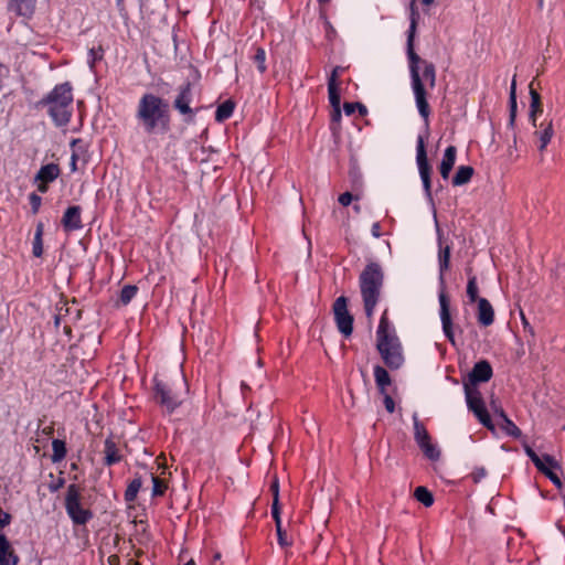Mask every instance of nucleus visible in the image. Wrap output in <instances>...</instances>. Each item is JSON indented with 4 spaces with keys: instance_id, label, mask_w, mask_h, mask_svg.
<instances>
[{
    "instance_id": "nucleus-1",
    "label": "nucleus",
    "mask_w": 565,
    "mask_h": 565,
    "mask_svg": "<svg viewBox=\"0 0 565 565\" xmlns=\"http://www.w3.org/2000/svg\"><path fill=\"white\" fill-rule=\"evenodd\" d=\"M416 19L417 13L413 11L407 35V57L416 106L425 124L428 125L430 107L427 102V87L434 88L436 85V68L433 63L422 58L414 50V38L417 25Z\"/></svg>"
},
{
    "instance_id": "nucleus-2",
    "label": "nucleus",
    "mask_w": 565,
    "mask_h": 565,
    "mask_svg": "<svg viewBox=\"0 0 565 565\" xmlns=\"http://www.w3.org/2000/svg\"><path fill=\"white\" fill-rule=\"evenodd\" d=\"M136 118L149 135L166 134L170 129L169 105L151 93L143 94L139 99Z\"/></svg>"
},
{
    "instance_id": "nucleus-3",
    "label": "nucleus",
    "mask_w": 565,
    "mask_h": 565,
    "mask_svg": "<svg viewBox=\"0 0 565 565\" xmlns=\"http://www.w3.org/2000/svg\"><path fill=\"white\" fill-rule=\"evenodd\" d=\"M376 349L388 369L398 370L404 364L403 347L388 319L387 309L382 313L376 330Z\"/></svg>"
},
{
    "instance_id": "nucleus-4",
    "label": "nucleus",
    "mask_w": 565,
    "mask_h": 565,
    "mask_svg": "<svg viewBox=\"0 0 565 565\" xmlns=\"http://www.w3.org/2000/svg\"><path fill=\"white\" fill-rule=\"evenodd\" d=\"M73 87L68 82L56 85L38 106L45 107L54 124L66 126L73 114Z\"/></svg>"
},
{
    "instance_id": "nucleus-5",
    "label": "nucleus",
    "mask_w": 565,
    "mask_h": 565,
    "mask_svg": "<svg viewBox=\"0 0 565 565\" xmlns=\"http://www.w3.org/2000/svg\"><path fill=\"white\" fill-rule=\"evenodd\" d=\"M359 284L365 315L371 319L380 301L384 284V273L381 265L374 262L369 263L360 274Z\"/></svg>"
},
{
    "instance_id": "nucleus-6",
    "label": "nucleus",
    "mask_w": 565,
    "mask_h": 565,
    "mask_svg": "<svg viewBox=\"0 0 565 565\" xmlns=\"http://www.w3.org/2000/svg\"><path fill=\"white\" fill-rule=\"evenodd\" d=\"M65 509L74 524L85 525L93 519V512L82 503V491L77 484H70L65 495Z\"/></svg>"
},
{
    "instance_id": "nucleus-7",
    "label": "nucleus",
    "mask_w": 565,
    "mask_h": 565,
    "mask_svg": "<svg viewBox=\"0 0 565 565\" xmlns=\"http://www.w3.org/2000/svg\"><path fill=\"white\" fill-rule=\"evenodd\" d=\"M468 408L473 412L479 422L487 428L493 429L490 415L478 388L463 383Z\"/></svg>"
},
{
    "instance_id": "nucleus-8",
    "label": "nucleus",
    "mask_w": 565,
    "mask_h": 565,
    "mask_svg": "<svg viewBox=\"0 0 565 565\" xmlns=\"http://www.w3.org/2000/svg\"><path fill=\"white\" fill-rule=\"evenodd\" d=\"M153 399L168 413H172L181 404L171 387L158 376L153 379Z\"/></svg>"
},
{
    "instance_id": "nucleus-9",
    "label": "nucleus",
    "mask_w": 565,
    "mask_h": 565,
    "mask_svg": "<svg viewBox=\"0 0 565 565\" xmlns=\"http://www.w3.org/2000/svg\"><path fill=\"white\" fill-rule=\"evenodd\" d=\"M333 312L339 331L349 337L353 330V318L348 310L345 297L341 296L334 301Z\"/></svg>"
},
{
    "instance_id": "nucleus-10",
    "label": "nucleus",
    "mask_w": 565,
    "mask_h": 565,
    "mask_svg": "<svg viewBox=\"0 0 565 565\" xmlns=\"http://www.w3.org/2000/svg\"><path fill=\"white\" fill-rule=\"evenodd\" d=\"M415 428V439L419 446V448L423 450L425 456L430 460H437L440 456V451L437 448V446L431 441V438L425 428V426L419 423L415 422L414 424Z\"/></svg>"
},
{
    "instance_id": "nucleus-11",
    "label": "nucleus",
    "mask_w": 565,
    "mask_h": 565,
    "mask_svg": "<svg viewBox=\"0 0 565 565\" xmlns=\"http://www.w3.org/2000/svg\"><path fill=\"white\" fill-rule=\"evenodd\" d=\"M535 128L536 129L533 132V136L536 139L537 150L540 152V161L542 162L544 160V151L546 150L555 134L554 124L552 119H545L540 124L536 122Z\"/></svg>"
},
{
    "instance_id": "nucleus-12",
    "label": "nucleus",
    "mask_w": 565,
    "mask_h": 565,
    "mask_svg": "<svg viewBox=\"0 0 565 565\" xmlns=\"http://www.w3.org/2000/svg\"><path fill=\"white\" fill-rule=\"evenodd\" d=\"M416 150H417L416 160H417L419 174H420V178H422V181H423L426 192L429 193L430 188H431V183H430L431 168L427 160V153H426V149H425V139L423 136H418V138H417Z\"/></svg>"
},
{
    "instance_id": "nucleus-13",
    "label": "nucleus",
    "mask_w": 565,
    "mask_h": 565,
    "mask_svg": "<svg viewBox=\"0 0 565 565\" xmlns=\"http://www.w3.org/2000/svg\"><path fill=\"white\" fill-rule=\"evenodd\" d=\"M61 174V169L56 163H49L39 170L34 178V182L38 183V190L41 193H46L49 190V183L56 180Z\"/></svg>"
},
{
    "instance_id": "nucleus-14",
    "label": "nucleus",
    "mask_w": 565,
    "mask_h": 565,
    "mask_svg": "<svg viewBox=\"0 0 565 565\" xmlns=\"http://www.w3.org/2000/svg\"><path fill=\"white\" fill-rule=\"evenodd\" d=\"M523 449L525 454L530 457L534 466L537 468L540 472L546 476L558 489L562 488V481L559 477L556 475L554 468H550L542 463L543 460H540V456L529 446L526 441L522 443Z\"/></svg>"
},
{
    "instance_id": "nucleus-15",
    "label": "nucleus",
    "mask_w": 565,
    "mask_h": 565,
    "mask_svg": "<svg viewBox=\"0 0 565 565\" xmlns=\"http://www.w3.org/2000/svg\"><path fill=\"white\" fill-rule=\"evenodd\" d=\"M492 373L490 363L486 360H481L475 364L466 383L475 387L478 383L488 382L492 377Z\"/></svg>"
},
{
    "instance_id": "nucleus-16",
    "label": "nucleus",
    "mask_w": 565,
    "mask_h": 565,
    "mask_svg": "<svg viewBox=\"0 0 565 565\" xmlns=\"http://www.w3.org/2000/svg\"><path fill=\"white\" fill-rule=\"evenodd\" d=\"M192 97V84L190 82H186L179 88V94L173 103L174 108L179 110L182 115L193 116V110L190 107Z\"/></svg>"
},
{
    "instance_id": "nucleus-17",
    "label": "nucleus",
    "mask_w": 565,
    "mask_h": 565,
    "mask_svg": "<svg viewBox=\"0 0 565 565\" xmlns=\"http://www.w3.org/2000/svg\"><path fill=\"white\" fill-rule=\"evenodd\" d=\"M343 68L340 66H337L329 78L328 82V93H329V102L332 108L340 107L341 103V87L340 83L338 82V77L340 72H342Z\"/></svg>"
},
{
    "instance_id": "nucleus-18",
    "label": "nucleus",
    "mask_w": 565,
    "mask_h": 565,
    "mask_svg": "<svg viewBox=\"0 0 565 565\" xmlns=\"http://www.w3.org/2000/svg\"><path fill=\"white\" fill-rule=\"evenodd\" d=\"M82 209L78 205L70 206L63 217L62 225L66 232H72L82 228L81 218Z\"/></svg>"
},
{
    "instance_id": "nucleus-19",
    "label": "nucleus",
    "mask_w": 565,
    "mask_h": 565,
    "mask_svg": "<svg viewBox=\"0 0 565 565\" xmlns=\"http://www.w3.org/2000/svg\"><path fill=\"white\" fill-rule=\"evenodd\" d=\"M477 319L483 327H489L494 321V310L491 303L486 298H480L477 301Z\"/></svg>"
},
{
    "instance_id": "nucleus-20",
    "label": "nucleus",
    "mask_w": 565,
    "mask_h": 565,
    "mask_svg": "<svg viewBox=\"0 0 565 565\" xmlns=\"http://www.w3.org/2000/svg\"><path fill=\"white\" fill-rule=\"evenodd\" d=\"M104 455V463L106 466H113L120 462L122 459L119 445L113 438H107L105 440Z\"/></svg>"
},
{
    "instance_id": "nucleus-21",
    "label": "nucleus",
    "mask_w": 565,
    "mask_h": 565,
    "mask_svg": "<svg viewBox=\"0 0 565 565\" xmlns=\"http://www.w3.org/2000/svg\"><path fill=\"white\" fill-rule=\"evenodd\" d=\"M457 157V149L455 146H449L445 150L443 160L439 166V172L441 177L447 180L449 178L450 171L452 170Z\"/></svg>"
},
{
    "instance_id": "nucleus-22",
    "label": "nucleus",
    "mask_w": 565,
    "mask_h": 565,
    "mask_svg": "<svg viewBox=\"0 0 565 565\" xmlns=\"http://www.w3.org/2000/svg\"><path fill=\"white\" fill-rule=\"evenodd\" d=\"M18 556L3 534H0V565H17Z\"/></svg>"
},
{
    "instance_id": "nucleus-23",
    "label": "nucleus",
    "mask_w": 565,
    "mask_h": 565,
    "mask_svg": "<svg viewBox=\"0 0 565 565\" xmlns=\"http://www.w3.org/2000/svg\"><path fill=\"white\" fill-rule=\"evenodd\" d=\"M529 88L531 95L530 120L532 121V125L536 127L537 116L543 113V105L540 94L533 86V82L530 84Z\"/></svg>"
},
{
    "instance_id": "nucleus-24",
    "label": "nucleus",
    "mask_w": 565,
    "mask_h": 565,
    "mask_svg": "<svg viewBox=\"0 0 565 565\" xmlns=\"http://www.w3.org/2000/svg\"><path fill=\"white\" fill-rule=\"evenodd\" d=\"M35 0H10L9 10L17 15L29 18L33 13Z\"/></svg>"
},
{
    "instance_id": "nucleus-25",
    "label": "nucleus",
    "mask_w": 565,
    "mask_h": 565,
    "mask_svg": "<svg viewBox=\"0 0 565 565\" xmlns=\"http://www.w3.org/2000/svg\"><path fill=\"white\" fill-rule=\"evenodd\" d=\"M450 252L451 248L448 244L443 245L441 241H439V252H438V264L440 276L439 279L441 284L445 281V273L449 269L450 265Z\"/></svg>"
},
{
    "instance_id": "nucleus-26",
    "label": "nucleus",
    "mask_w": 565,
    "mask_h": 565,
    "mask_svg": "<svg viewBox=\"0 0 565 565\" xmlns=\"http://www.w3.org/2000/svg\"><path fill=\"white\" fill-rule=\"evenodd\" d=\"M375 383L382 394H385L386 387L391 385V377L388 372L381 365L374 367Z\"/></svg>"
},
{
    "instance_id": "nucleus-27",
    "label": "nucleus",
    "mask_w": 565,
    "mask_h": 565,
    "mask_svg": "<svg viewBox=\"0 0 565 565\" xmlns=\"http://www.w3.org/2000/svg\"><path fill=\"white\" fill-rule=\"evenodd\" d=\"M473 175V168L470 166H461L458 168L456 174L452 178L454 185H462L470 181Z\"/></svg>"
},
{
    "instance_id": "nucleus-28",
    "label": "nucleus",
    "mask_w": 565,
    "mask_h": 565,
    "mask_svg": "<svg viewBox=\"0 0 565 565\" xmlns=\"http://www.w3.org/2000/svg\"><path fill=\"white\" fill-rule=\"evenodd\" d=\"M141 487L142 481L140 477H136L131 480L124 494L126 502H134Z\"/></svg>"
},
{
    "instance_id": "nucleus-29",
    "label": "nucleus",
    "mask_w": 565,
    "mask_h": 565,
    "mask_svg": "<svg viewBox=\"0 0 565 565\" xmlns=\"http://www.w3.org/2000/svg\"><path fill=\"white\" fill-rule=\"evenodd\" d=\"M234 111V103L231 100H226L218 105L215 111V119L220 122L228 119Z\"/></svg>"
},
{
    "instance_id": "nucleus-30",
    "label": "nucleus",
    "mask_w": 565,
    "mask_h": 565,
    "mask_svg": "<svg viewBox=\"0 0 565 565\" xmlns=\"http://www.w3.org/2000/svg\"><path fill=\"white\" fill-rule=\"evenodd\" d=\"M52 448H53V454H52L51 459L54 463L62 461L66 457L67 450H66L65 441H63L61 439H54L52 441Z\"/></svg>"
},
{
    "instance_id": "nucleus-31",
    "label": "nucleus",
    "mask_w": 565,
    "mask_h": 565,
    "mask_svg": "<svg viewBox=\"0 0 565 565\" xmlns=\"http://www.w3.org/2000/svg\"><path fill=\"white\" fill-rule=\"evenodd\" d=\"M414 495L417 501L423 503L425 507H430L434 503V498L430 491L425 487H417L414 491Z\"/></svg>"
},
{
    "instance_id": "nucleus-32",
    "label": "nucleus",
    "mask_w": 565,
    "mask_h": 565,
    "mask_svg": "<svg viewBox=\"0 0 565 565\" xmlns=\"http://www.w3.org/2000/svg\"><path fill=\"white\" fill-rule=\"evenodd\" d=\"M467 297L470 302H477L480 297H478L479 294V287L477 284V277L476 276H469L468 284H467Z\"/></svg>"
},
{
    "instance_id": "nucleus-33",
    "label": "nucleus",
    "mask_w": 565,
    "mask_h": 565,
    "mask_svg": "<svg viewBox=\"0 0 565 565\" xmlns=\"http://www.w3.org/2000/svg\"><path fill=\"white\" fill-rule=\"evenodd\" d=\"M510 122L514 124L516 116V81L515 76L512 79L511 88H510Z\"/></svg>"
},
{
    "instance_id": "nucleus-34",
    "label": "nucleus",
    "mask_w": 565,
    "mask_h": 565,
    "mask_svg": "<svg viewBox=\"0 0 565 565\" xmlns=\"http://www.w3.org/2000/svg\"><path fill=\"white\" fill-rule=\"evenodd\" d=\"M270 488H271V491L274 492L271 515H273L276 526H277L278 524H281V520H280V515H279L280 512H279V507H278V483H277V481H275Z\"/></svg>"
},
{
    "instance_id": "nucleus-35",
    "label": "nucleus",
    "mask_w": 565,
    "mask_h": 565,
    "mask_svg": "<svg viewBox=\"0 0 565 565\" xmlns=\"http://www.w3.org/2000/svg\"><path fill=\"white\" fill-rule=\"evenodd\" d=\"M343 109L348 116L353 115L355 111H358L362 117L367 114L366 107L361 103H344Z\"/></svg>"
},
{
    "instance_id": "nucleus-36",
    "label": "nucleus",
    "mask_w": 565,
    "mask_h": 565,
    "mask_svg": "<svg viewBox=\"0 0 565 565\" xmlns=\"http://www.w3.org/2000/svg\"><path fill=\"white\" fill-rule=\"evenodd\" d=\"M152 482H153L152 495L153 497L163 495L168 489L167 481L164 479H161V478L152 475Z\"/></svg>"
},
{
    "instance_id": "nucleus-37",
    "label": "nucleus",
    "mask_w": 565,
    "mask_h": 565,
    "mask_svg": "<svg viewBox=\"0 0 565 565\" xmlns=\"http://www.w3.org/2000/svg\"><path fill=\"white\" fill-rule=\"evenodd\" d=\"M253 61L256 63L258 71L263 74L266 72V53L262 47L255 49V54L253 56Z\"/></svg>"
},
{
    "instance_id": "nucleus-38",
    "label": "nucleus",
    "mask_w": 565,
    "mask_h": 565,
    "mask_svg": "<svg viewBox=\"0 0 565 565\" xmlns=\"http://www.w3.org/2000/svg\"><path fill=\"white\" fill-rule=\"evenodd\" d=\"M138 288L134 285H127L121 289L120 301L122 305H128L136 296Z\"/></svg>"
},
{
    "instance_id": "nucleus-39",
    "label": "nucleus",
    "mask_w": 565,
    "mask_h": 565,
    "mask_svg": "<svg viewBox=\"0 0 565 565\" xmlns=\"http://www.w3.org/2000/svg\"><path fill=\"white\" fill-rule=\"evenodd\" d=\"M502 428L509 436H512L514 438L522 437L521 429L509 417L503 420Z\"/></svg>"
},
{
    "instance_id": "nucleus-40",
    "label": "nucleus",
    "mask_w": 565,
    "mask_h": 565,
    "mask_svg": "<svg viewBox=\"0 0 565 565\" xmlns=\"http://www.w3.org/2000/svg\"><path fill=\"white\" fill-rule=\"evenodd\" d=\"M439 302H440V318L441 320H448V317H450V312H449V300L447 298V296L441 292L439 295Z\"/></svg>"
},
{
    "instance_id": "nucleus-41",
    "label": "nucleus",
    "mask_w": 565,
    "mask_h": 565,
    "mask_svg": "<svg viewBox=\"0 0 565 565\" xmlns=\"http://www.w3.org/2000/svg\"><path fill=\"white\" fill-rule=\"evenodd\" d=\"M277 530V536H278V543L282 547H288L292 544V541L288 536L287 532L282 530L281 524H278L276 526Z\"/></svg>"
},
{
    "instance_id": "nucleus-42",
    "label": "nucleus",
    "mask_w": 565,
    "mask_h": 565,
    "mask_svg": "<svg viewBox=\"0 0 565 565\" xmlns=\"http://www.w3.org/2000/svg\"><path fill=\"white\" fill-rule=\"evenodd\" d=\"M103 55H104V50L102 46L92 47L89 50L90 66L93 67L97 61L102 60Z\"/></svg>"
},
{
    "instance_id": "nucleus-43",
    "label": "nucleus",
    "mask_w": 565,
    "mask_h": 565,
    "mask_svg": "<svg viewBox=\"0 0 565 565\" xmlns=\"http://www.w3.org/2000/svg\"><path fill=\"white\" fill-rule=\"evenodd\" d=\"M29 201H30V205H31V209H32V213L36 214L40 211V207H41V204H42L41 196L38 195L36 193H31L29 195Z\"/></svg>"
},
{
    "instance_id": "nucleus-44",
    "label": "nucleus",
    "mask_w": 565,
    "mask_h": 565,
    "mask_svg": "<svg viewBox=\"0 0 565 565\" xmlns=\"http://www.w3.org/2000/svg\"><path fill=\"white\" fill-rule=\"evenodd\" d=\"M540 460H543L542 463L544 466H547V467L554 468V469H561L559 462L551 455L545 454L542 457H540Z\"/></svg>"
},
{
    "instance_id": "nucleus-45",
    "label": "nucleus",
    "mask_w": 565,
    "mask_h": 565,
    "mask_svg": "<svg viewBox=\"0 0 565 565\" xmlns=\"http://www.w3.org/2000/svg\"><path fill=\"white\" fill-rule=\"evenodd\" d=\"M487 475V471L482 467L475 468L473 471L469 475L468 478H470L475 483H478L481 479H483Z\"/></svg>"
},
{
    "instance_id": "nucleus-46",
    "label": "nucleus",
    "mask_w": 565,
    "mask_h": 565,
    "mask_svg": "<svg viewBox=\"0 0 565 565\" xmlns=\"http://www.w3.org/2000/svg\"><path fill=\"white\" fill-rule=\"evenodd\" d=\"M341 120V108H332L331 110V121H332V129L337 130L340 126Z\"/></svg>"
},
{
    "instance_id": "nucleus-47",
    "label": "nucleus",
    "mask_w": 565,
    "mask_h": 565,
    "mask_svg": "<svg viewBox=\"0 0 565 565\" xmlns=\"http://www.w3.org/2000/svg\"><path fill=\"white\" fill-rule=\"evenodd\" d=\"M441 322H443V329H444V332H445L447 339L454 343L455 341H454L451 318L448 317L447 322H446V320H441Z\"/></svg>"
},
{
    "instance_id": "nucleus-48",
    "label": "nucleus",
    "mask_w": 565,
    "mask_h": 565,
    "mask_svg": "<svg viewBox=\"0 0 565 565\" xmlns=\"http://www.w3.org/2000/svg\"><path fill=\"white\" fill-rule=\"evenodd\" d=\"M32 253H33V255L35 257H41L42 256V254H43V239H42V237H35L34 236Z\"/></svg>"
},
{
    "instance_id": "nucleus-49",
    "label": "nucleus",
    "mask_w": 565,
    "mask_h": 565,
    "mask_svg": "<svg viewBox=\"0 0 565 565\" xmlns=\"http://www.w3.org/2000/svg\"><path fill=\"white\" fill-rule=\"evenodd\" d=\"M11 522V515L7 512H4L1 508H0V530L6 527L7 525H9Z\"/></svg>"
},
{
    "instance_id": "nucleus-50",
    "label": "nucleus",
    "mask_w": 565,
    "mask_h": 565,
    "mask_svg": "<svg viewBox=\"0 0 565 565\" xmlns=\"http://www.w3.org/2000/svg\"><path fill=\"white\" fill-rule=\"evenodd\" d=\"M354 196L350 192H344L339 196V203L343 206H348L353 201Z\"/></svg>"
},
{
    "instance_id": "nucleus-51",
    "label": "nucleus",
    "mask_w": 565,
    "mask_h": 565,
    "mask_svg": "<svg viewBox=\"0 0 565 565\" xmlns=\"http://www.w3.org/2000/svg\"><path fill=\"white\" fill-rule=\"evenodd\" d=\"M383 395H384V405H385L386 411L388 413H393L395 409V404H394L393 398L386 392Z\"/></svg>"
},
{
    "instance_id": "nucleus-52",
    "label": "nucleus",
    "mask_w": 565,
    "mask_h": 565,
    "mask_svg": "<svg viewBox=\"0 0 565 565\" xmlns=\"http://www.w3.org/2000/svg\"><path fill=\"white\" fill-rule=\"evenodd\" d=\"M521 321H522V326H523L524 331L529 332L533 337L535 334L534 333V329L530 324V322L527 321V319L525 318L523 312H521Z\"/></svg>"
},
{
    "instance_id": "nucleus-53",
    "label": "nucleus",
    "mask_w": 565,
    "mask_h": 565,
    "mask_svg": "<svg viewBox=\"0 0 565 565\" xmlns=\"http://www.w3.org/2000/svg\"><path fill=\"white\" fill-rule=\"evenodd\" d=\"M492 409L495 415H498L500 418H502V420L508 418V415L505 414V412L501 407H498L493 402H492Z\"/></svg>"
},
{
    "instance_id": "nucleus-54",
    "label": "nucleus",
    "mask_w": 565,
    "mask_h": 565,
    "mask_svg": "<svg viewBox=\"0 0 565 565\" xmlns=\"http://www.w3.org/2000/svg\"><path fill=\"white\" fill-rule=\"evenodd\" d=\"M43 233H44V225H43V223L40 222L36 225L35 237H43Z\"/></svg>"
},
{
    "instance_id": "nucleus-55",
    "label": "nucleus",
    "mask_w": 565,
    "mask_h": 565,
    "mask_svg": "<svg viewBox=\"0 0 565 565\" xmlns=\"http://www.w3.org/2000/svg\"><path fill=\"white\" fill-rule=\"evenodd\" d=\"M380 230H381V226L379 223H374L373 226H372V233L375 237H380L381 233H380Z\"/></svg>"
},
{
    "instance_id": "nucleus-56",
    "label": "nucleus",
    "mask_w": 565,
    "mask_h": 565,
    "mask_svg": "<svg viewBox=\"0 0 565 565\" xmlns=\"http://www.w3.org/2000/svg\"><path fill=\"white\" fill-rule=\"evenodd\" d=\"M54 431L53 425H49L42 428V433L46 436H51Z\"/></svg>"
},
{
    "instance_id": "nucleus-57",
    "label": "nucleus",
    "mask_w": 565,
    "mask_h": 565,
    "mask_svg": "<svg viewBox=\"0 0 565 565\" xmlns=\"http://www.w3.org/2000/svg\"><path fill=\"white\" fill-rule=\"evenodd\" d=\"M76 160H77V156L74 153L72 156V170L75 171L76 170Z\"/></svg>"
},
{
    "instance_id": "nucleus-58",
    "label": "nucleus",
    "mask_w": 565,
    "mask_h": 565,
    "mask_svg": "<svg viewBox=\"0 0 565 565\" xmlns=\"http://www.w3.org/2000/svg\"><path fill=\"white\" fill-rule=\"evenodd\" d=\"M434 1H435V0H422V3H423L424 6L429 7V6H431V4L434 3Z\"/></svg>"
},
{
    "instance_id": "nucleus-59",
    "label": "nucleus",
    "mask_w": 565,
    "mask_h": 565,
    "mask_svg": "<svg viewBox=\"0 0 565 565\" xmlns=\"http://www.w3.org/2000/svg\"><path fill=\"white\" fill-rule=\"evenodd\" d=\"M184 565H195L194 561L193 559H190L189 562H186Z\"/></svg>"
},
{
    "instance_id": "nucleus-60",
    "label": "nucleus",
    "mask_w": 565,
    "mask_h": 565,
    "mask_svg": "<svg viewBox=\"0 0 565 565\" xmlns=\"http://www.w3.org/2000/svg\"><path fill=\"white\" fill-rule=\"evenodd\" d=\"M354 210H355L356 212H359V211H360V206H359V205H354Z\"/></svg>"
},
{
    "instance_id": "nucleus-61",
    "label": "nucleus",
    "mask_w": 565,
    "mask_h": 565,
    "mask_svg": "<svg viewBox=\"0 0 565 565\" xmlns=\"http://www.w3.org/2000/svg\"><path fill=\"white\" fill-rule=\"evenodd\" d=\"M330 0H319V2H322V3H326V2H329Z\"/></svg>"
},
{
    "instance_id": "nucleus-62",
    "label": "nucleus",
    "mask_w": 565,
    "mask_h": 565,
    "mask_svg": "<svg viewBox=\"0 0 565 565\" xmlns=\"http://www.w3.org/2000/svg\"><path fill=\"white\" fill-rule=\"evenodd\" d=\"M415 0H412V9H414Z\"/></svg>"
},
{
    "instance_id": "nucleus-63",
    "label": "nucleus",
    "mask_w": 565,
    "mask_h": 565,
    "mask_svg": "<svg viewBox=\"0 0 565 565\" xmlns=\"http://www.w3.org/2000/svg\"><path fill=\"white\" fill-rule=\"evenodd\" d=\"M562 532H563V534L565 535V529H564V530H562Z\"/></svg>"
},
{
    "instance_id": "nucleus-64",
    "label": "nucleus",
    "mask_w": 565,
    "mask_h": 565,
    "mask_svg": "<svg viewBox=\"0 0 565 565\" xmlns=\"http://www.w3.org/2000/svg\"><path fill=\"white\" fill-rule=\"evenodd\" d=\"M563 428L565 429V426Z\"/></svg>"
}]
</instances>
